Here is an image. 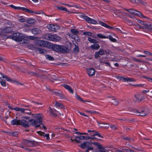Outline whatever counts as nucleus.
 Here are the masks:
<instances>
[{
    "instance_id": "f257e3e1",
    "label": "nucleus",
    "mask_w": 152,
    "mask_h": 152,
    "mask_svg": "<svg viewBox=\"0 0 152 152\" xmlns=\"http://www.w3.org/2000/svg\"><path fill=\"white\" fill-rule=\"evenodd\" d=\"M35 119H31L29 120V121L31 122L30 124L32 125H36V128L40 127L41 126L40 125H37L38 123L42 124V119L43 117L42 116V114H36L33 115L32 117Z\"/></svg>"
},
{
    "instance_id": "f03ea898",
    "label": "nucleus",
    "mask_w": 152,
    "mask_h": 152,
    "mask_svg": "<svg viewBox=\"0 0 152 152\" xmlns=\"http://www.w3.org/2000/svg\"><path fill=\"white\" fill-rule=\"evenodd\" d=\"M53 50L57 52L67 53L69 52V50L67 47L63 45L51 44V47Z\"/></svg>"
},
{
    "instance_id": "7ed1b4c3",
    "label": "nucleus",
    "mask_w": 152,
    "mask_h": 152,
    "mask_svg": "<svg viewBox=\"0 0 152 152\" xmlns=\"http://www.w3.org/2000/svg\"><path fill=\"white\" fill-rule=\"evenodd\" d=\"M11 124L13 125H22L25 127L30 126L28 122L23 119L21 120L15 119L11 121Z\"/></svg>"
},
{
    "instance_id": "20e7f679",
    "label": "nucleus",
    "mask_w": 152,
    "mask_h": 152,
    "mask_svg": "<svg viewBox=\"0 0 152 152\" xmlns=\"http://www.w3.org/2000/svg\"><path fill=\"white\" fill-rule=\"evenodd\" d=\"M22 143L28 147H31L39 145V143L37 142L34 140H29L26 139H23L22 140Z\"/></svg>"
},
{
    "instance_id": "39448f33",
    "label": "nucleus",
    "mask_w": 152,
    "mask_h": 152,
    "mask_svg": "<svg viewBox=\"0 0 152 152\" xmlns=\"http://www.w3.org/2000/svg\"><path fill=\"white\" fill-rule=\"evenodd\" d=\"M10 7H11L12 8L16 9V10H22L23 11H26V12L28 13H33L35 14H41V12H35L34 11H33L31 10H30L28 9H26L25 7H17L16 6H14L12 4L10 6Z\"/></svg>"
},
{
    "instance_id": "423d86ee",
    "label": "nucleus",
    "mask_w": 152,
    "mask_h": 152,
    "mask_svg": "<svg viewBox=\"0 0 152 152\" xmlns=\"http://www.w3.org/2000/svg\"><path fill=\"white\" fill-rule=\"evenodd\" d=\"M51 43L49 42L43 40H38L37 44L40 46L50 48Z\"/></svg>"
},
{
    "instance_id": "0eeeda50",
    "label": "nucleus",
    "mask_w": 152,
    "mask_h": 152,
    "mask_svg": "<svg viewBox=\"0 0 152 152\" xmlns=\"http://www.w3.org/2000/svg\"><path fill=\"white\" fill-rule=\"evenodd\" d=\"M48 29L52 31H55L59 29L60 26L56 24H50L47 26Z\"/></svg>"
},
{
    "instance_id": "6e6552de",
    "label": "nucleus",
    "mask_w": 152,
    "mask_h": 152,
    "mask_svg": "<svg viewBox=\"0 0 152 152\" xmlns=\"http://www.w3.org/2000/svg\"><path fill=\"white\" fill-rule=\"evenodd\" d=\"M82 18L88 23L94 24L97 23V22L96 20L91 19L87 16L82 15Z\"/></svg>"
},
{
    "instance_id": "1a4fd4ad",
    "label": "nucleus",
    "mask_w": 152,
    "mask_h": 152,
    "mask_svg": "<svg viewBox=\"0 0 152 152\" xmlns=\"http://www.w3.org/2000/svg\"><path fill=\"white\" fill-rule=\"evenodd\" d=\"M49 112L50 116L53 117L54 118L57 117L58 115V112L55 109H52L50 107H49Z\"/></svg>"
},
{
    "instance_id": "9d476101",
    "label": "nucleus",
    "mask_w": 152,
    "mask_h": 152,
    "mask_svg": "<svg viewBox=\"0 0 152 152\" xmlns=\"http://www.w3.org/2000/svg\"><path fill=\"white\" fill-rule=\"evenodd\" d=\"M91 142V143L88 142H83V143L80 144L79 145V147L83 149H85L86 148H88V147L91 146L92 144Z\"/></svg>"
},
{
    "instance_id": "9b49d317",
    "label": "nucleus",
    "mask_w": 152,
    "mask_h": 152,
    "mask_svg": "<svg viewBox=\"0 0 152 152\" xmlns=\"http://www.w3.org/2000/svg\"><path fill=\"white\" fill-rule=\"evenodd\" d=\"M133 111L134 113H139L138 115L141 116H144L147 115L144 110H138L136 109H133Z\"/></svg>"
},
{
    "instance_id": "f8f14e48",
    "label": "nucleus",
    "mask_w": 152,
    "mask_h": 152,
    "mask_svg": "<svg viewBox=\"0 0 152 152\" xmlns=\"http://www.w3.org/2000/svg\"><path fill=\"white\" fill-rule=\"evenodd\" d=\"M95 70L94 69L91 68L87 69V73L90 76L94 75L95 73Z\"/></svg>"
},
{
    "instance_id": "ddd939ff",
    "label": "nucleus",
    "mask_w": 152,
    "mask_h": 152,
    "mask_svg": "<svg viewBox=\"0 0 152 152\" xmlns=\"http://www.w3.org/2000/svg\"><path fill=\"white\" fill-rule=\"evenodd\" d=\"M53 35L50 34H46L43 35V37L45 39L52 41Z\"/></svg>"
},
{
    "instance_id": "4468645a",
    "label": "nucleus",
    "mask_w": 152,
    "mask_h": 152,
    "mask_svg": "<svg viewBox=\"0 0 152 152\" xmlns=\"http://www.w3.org/2000/svg\"><path fill=\"white\" fill-rule=\"evenodd\" d=\"M62 86H64L66 89L70 93H71L72 94L73 93V90L70 86L66 84H63Z\"/></svg>"
},
{
    "instance_id": "2eb2a0df",
    "label": "nucleus",
    "mask_w": 152,
    "mask_h": 152,
    "mask_svg": "<svg viewBox=\"0 0 152 152\" xmlns=\"http://www.w3.org/2000/svg\"><path fill=\"white\" fill-rule=\"evenodd\" d=\"M88 132L89 133L90 132H93L94 133L93 135H92L93 136V137L97 135L98 137H102V138H103V136H102L100 134H99L98 132L95 131L94 130H88Z\"/></svg>"
},
{
    "instance_id": "dca6fc26",
    "label": "nucleus",
    "mask_w": 152,
    "mask_h": 152,
    "mask_svg": "<svg viewBox=\"0 0 152 152\" xmlns=\"http://www.w3.org/2000/svg\"><path fill=\"white\" fill-rule=\"evenodd\" d=\"M32 33L34 35L39 34L41 32V30L37 28H34L31 29Z\"/></svg>"
},
{
    "instance_id": "f3484780",
    "label": "nucleus",
    "mask_w": 152,
    "mask_h": 152,
    "mask_svg": "<svg viewBox=\"0 0 152 152\" xmlns=\"http://www.w3.org/2000/svg\"><path fill=\"white\" fill-rule=\"evenodd\" d=\"M17 33H16V34L17 35ZM18 37L13 36H12V39L18 42H22V39H21V37L19 36L20 35V34L18 33Z\"/></svg>"
},
{
    "instance_id": "a211bd4d",
    "label": "nucleus",
    "mask_w": 152,
    "mask_h": 152,
    "mask_svg": "<svg viewBox=\"0 0 152 152\" xmlns=\"http://www.w3.org/2000/svg\"><path fill=\"white\" fill-rule=\"evenodd\" d=\"M61 38L60 37L54 34L53 35L52 41L54 42H58L61 40Z\"/></svg>"
},
{
    "instance_id": "6ab92c4d",
    "label": "nucleus",
    "mask_w": 152,
    "mask_h": 152,
    "mask_svg": "<svg viewBox=\"0 0 152 152\" xmlns=\"http://www.w3.org/2000/svg\"><path fill=\"white\" fill-rule=\"evenodd\" d=\"M95 137H92L89 136H81V140H88L89 139H91L92 140H94V139H95Z\"/></svg>"
},
{
    "instance_id": "aec40b11",
    "label": "nucleus",
    "mask_w": 152,
    "mask_h": 152,
    "mask_svg": "<svg viewBox=\"0 0 152 152\" xmlns=\"http://www.w3.org/2000/svg\"><path fill=\"white\" fill-rule=\"evenodd\" d=\"M90 48L92 50H98L100 48V46L99 44H95L91 45L90 47Z\"/></svg>"
},
{
    "instance_id": "412c9836",
    "label": "nucleus",
    "mask_w": 152,
    "mask_h": 152,
    "mask_svg": "<svg viewBox=\"0 0 152 152\" xmlns=\"http://www.w3.org/2000/svg\"><path fill=\"white\" fill-rule=\"evenodd\" d=\"M140 94H139L134 95V97L136 99V102H140L143 99V98L140 97Z\"/></svg>"
},
{
    "instance_id": "4be33fe9",
    "label": "nucleus",
    "mask_w": 152,
    "mask_h": 152,
    "mask_svg": "<svg viewBox=\"0 0 152 152\" xmlns=\"http://www.w3.org/2000/svg\"><path fill=\"white\" fill-rule=\"evenodd\" d=\"M126 10L128 12H129L130 13L134 15H138V14L136 13V12H138L140 13L139 11H137L135 10H133L132 9Z\"/></svg>"
},
{
    "instance_id": "5701e85b",
    "label": "nucleus",
    "mask_w": 152,
    "mask_h": 152,
    "mask_svg": "<svg viewBox=\"0 0 152 152\" xmlns=\"http://www.w3.org/2000/svg\"><path fill=\"white\" fill-rule=\"evenodd\" d=\"M11 28L10 27H7L3 29L2 30V31L5 33H10L11 31Z\"/></svg>"
},
{
    "instance_id": "b1692460",
    "label": "nucleus",
    "mask_w": 152,
    "mask_h": 152,
    "mask_svg": "<svg viewBox=\"0 0 152 152\" xmlns=\"http://www.w3.org/2000/svg\"><path fill=\"white\" fill-rule=\"evenodd\" d=\"M27 73L29 75H30L31 76H34L36 77H39L40 76V75L38 73L35 72H33L31 71H28L27 72Z\"/></svg>"
},
{
    "instance_id": "393cba45",
    "label": "nucleus",
    "mask_w": 152,
    "mask_h": 152,
    "mask_svg": "<svg viewBox=\"0 0 152 152\" xmlns=\"http://www.w3.org/2000/svg\"><path fill=\"white\" fill-rule=\"evenodd\" d=\"M75 133L77 134L80 135H87V136H89L91 137H93V136H92V135H93L94 134V133L92 132L91 133H90V134H89L86 133H81L79 132H76Z\"/></svg>"
},
{
    "instance_id": "a878e982",
    "label": "nucleus",
    "mask_w": 152,
    "mask_h": 152,
    "mask_svg": "<svg viewBox=\"0 0 152 152\" xmlns=\"http://www.w3.org/2000/svg\"><path fill=\"white\" fill-rule=\"evenodd\" d=\"M35 22V20L32 18H29L27 20V23L31 25L34 24Z\"/></svg>"
},
{
    "instance_id": "bb28decb",
    "label": "nucleus",
    "mask_w": 152,
    "mask_h": 152,
    "mask_svg": "<svg viewBox=\"0 0 152 152\" xmlns=\"http://www.w3.org/2000/svg\"><path fill=\"white\" fill-rule=\"evenodd\" d=\"M113 100L112 103L113 104L115 105H116L118 104L119 102L118 100L116 99V98L114 97H113Z\"/></svg>"
},
{
    "instance_id": "cd10ccee",
    "label": "nucleus",
    "mask_w": 152,
    "mask_h": 152,
    "mask_svg": "<svg viewBox=\"0 0 152 152\" xmlns=\"http://www.w3.org/2000/svg\"><path fill=\"white\" fill-rule=\"evenodd\" d=\"M122 81L124 82H131L134 80L133 79L130 78H125L123 77Z\"/></svg>"
},
{
    "instance_id": "c85d7f7f",
    "label": "nucleus",
    "mask_w": 152,
    "mask_h": 152,
    "mask_svg": "<svg viewBox=\"0 0 152 152\" xmlns=\"http://www.w3.org/2000/svg\"><path fill=\"white\" fill-rule=\"evenodd\" d=\"M88 40L91 43H93L97 44L99 42L96 39H92L90 37L88 38Z\"/></svg>"
},
{
    "instance_id": "c756f323",
    "label": "nucleus",
    "mask_w": 152,
    "mask_h": 152,
    "mask_svg": "<svg viewBox=\"0 0 152 152\" xmlns=\"http://www.w3.org/2000/svg\"><path fill=\"white\" fill-rule=\"evenodd\" d=\"M55 105L56 107H60L61 108H63L64 107V106L62 104L60 103L57 101L56 102Z\"/></svg>"
},
{
    "instance_id": "7c9ffc66",
    "label": "nucleus",
    "mask_w": 152,
    "mask_h": 152,
    "mask_svg": "<svg viewBox=\"0 0 152 152\" xmlns=\"http://www.w3.org/2000/svg\"><path fill=\"white\" fill-rule=\"evenodd\" d=\"M143 26L138 24L137 26L140 28H142V29H145L147 30V23H145V24H143Z\"/></svg>"
},
{
    "instance_id": "2f4dec72",
    "label": "nucleus",
    "mask_w": 152,
    "mask_h": 152,
    "mask_svg": "<svg viewBox=\"0 0 152 152\" xmlns=\"http://www.w3.org/2000/svg\"><path fill=\"white\" fill-rule=\"evenodd\" d=\"M121 139L128 141L129 142L131 141V140L134 141V140L131 138H130L128 137H124L123 136H122L121 137Z\"/></svg>"
},
{
    "instance_id": "473e14b6",
    "label": "nucleus",
    "mask_w": 152,
    "mask_h": 152,
    "mask_svg": "<svg viewBox=\"0 0 152 152\" xmlns=\"http://www.w3.org/2000/svg\"><path fill=\"white\" fill-rule=\"evenodd\" d=\"M39 52L40 54L45 55L47 53V51L45 49L41 48L39 51Z\"/></svg>"
},
{
    "instance_id": "72a5a7b5",
    "label": "nucleus",
    "mask_w": 152,
    "mask_h": 152,
    "mask_svg": "<svg viewBox=\"0 0 152 152\" xmlns=\"http://www.w3.org/2000/svg\"><path fill=\"white\" fill-rule=\"evenodd\" d=\"M71 31L74 35H76L79 33V31L75 29H72Z\"/></svg>"
},
{
    "instance_id": "f704fd0d",
    "label": "nucleus",
    "mask_w": 152,
    "mask_h": 152,
    "mask_svg": "<svg viewBox=\"0 0 152 152\" xmlns=\"http://www.w3.org/2000/svg\"><path fill=\"white\" fill-rule=\"evenodd\" d=\"M55 94L62 98H65V96L63 94L60 93L58 92H55Z\"/></svg>"
},
{
    "instance_id": "c9c22d12",
    "label": "nucleus",
    "mask_w": 152,
    "mask_h": 152,
    "mask_svg": "<svg viewBox=\"0 0 152 152\" xmlns=\"http://www.w3.org/2000/svg\"><path fill=\"white\" fill-rule=\"evenodd\" d=\"M73 51L74 52L78 53L79 52V46L75 45V47L73 49Z\"/></svg>"
},
{
    "instance_id": "e433bc0d",
    "label": "nucleus",
    "mask_w": 152,
    "mask_h": 152,
    "mask_svg": "<svg viewBox=\"0 0 152 152\" xmlns=\"http://www.w3.org/2000/svg\"><path fill=\"white\" fill-rule=\"evenodd\" d=\"M97 36L98 37H99L101 38L102 39H105V38H108V37H106L104 35H103L102 34H97Z\"/></svg>"
},
{
    "instance_id": "4c0bfd02",
    "label": "nucleus",
    "mask_w": 152,
    "mask_h": 152,
    "mask_svg": "<svg viewBox=\"0 0 152 152\" xmlns=\"http://www.w3.org/2000/svg\"><path fill=\"white\" fill-rule=\"evenodd\" d=\"M57 8L58 9L61 10H64L66 12L67 11V9L65 7H57Z\"/></svg>"
},
{
    "instance_id": "58836bf2",
    "label": "nucleus",
    "mask_w": 152,
    "mask_h": 152,
    "mask_svg": "<svg viewBox=\"0 0 152 152\" xmlns=\"http://www.w3.org/2000/svg\"><path fill=\"white\" fill-rule=\"evenodd\" d=\"M100 55H105V52L104 50L102 49H100L98 51Z\"/></svg>"
},
{
    "instance_id": "ea45409f",
    "label": "nucleus",
    "mask_w": 152,
    "mask_h": 152,
    "mask_svg": "<svg viewBox=\"0 0 152 152\" xmlns=\"http://www.w3.org/2000/svg\"><path fill=\"white\" fill-rule=\"evenodd\" d=\"M99 58H100V56L98 51L96 52L95 53V58L97 59Z\"/></svg>"
},
{
    "instance_id": "a19ab883",
    "label": "nucleus",
    "mask_w": 152,
    "mask_h": 152,
    "mask_svg": "<svg viewBox=\"0 0 152 152\" xmlns=\"http://www.w3.org/2000/svg\"><path fill=\"white\" fill-rule=\"evenodd\" d=\"M46 58L47 59L50 61H53L54 60V58L53 57L50 56L49 55H47L46 56Z\"/></svg>"
},
{
    "instance_id": "79ce46f5",
    "label": "nucleus",
    "mask_w": 152,
    "mask_h": 152,
    "mask_svg": "<svg viewBox=\"0 0 152 152\" xmlns=\"http://www.w3.org/2000/svg\"><path fill=\"white\" fill-rule=\"evenodd\" d=\"M44 134H42V135L44 137H46V139L47 140H49L50 139L49 137V134H45V133L44 132H43Z\"/></svg>"
},
{
    "instance_id": "37998d69",
    "label": "nucleus",
    "mask_w": 152,
    "mask_h": 152,
    "mask_svg": "<svg viewBox=\"0 0 152 152\" xmlns=\"http://www.w3.org/2000/svg\"><path fill=\"white\" fill-rule=\"evenodd\" d=\"M109 39L112 42H115L117 40L116 39L113 38L111 36H109Z\"/></svg>"
},
{
    "instance_id": "c03bdc74",
    "label": "nucleus",
    "mask_w": 152,
    "mask_h": 152,
    "mask_svg": "<svg viewBox=\"0 0 152 152\" xmlns=\"http://www.w3.org/2000/svg\"><path fill=\"white\" fill-rule=\"evenodd\" d=\"M102 124L105 125L104 126H102L101 127L102 128H104L105 129H107L110 127V125L107 123H102Z\"/></svg>"
},
{
    "instance_id": "a18cd8bd",
    "label": "nucleus",
    "mask_w": 152,
    "mask_h": 152,
    "mask_svg": "<svg viewBox=\"0 0 152 152\" xmlns=\"http://www.w3.org/2000/svg\"><path fill=\"white\" fill-rule=\"evenodd\" d=\"M21 39H22V41L24 43H28L29 42V41L27 39L22 38L21 37Z\"/></svg>"
},
{
    "instance_id": "49530a36",
    "label": "nucleus",
    "mask_w": 152,
    "mask_h": 152,
    "mask_svg": "<svg viewBox=\"0 0 152 152\" xmlns=\"http://www.w3.org/2000/svg\"><path fill=\"white\" fill-rule=\"evenodd\" d=\"M0 83L2 86H6V83L3 80L1 79V80H0Z\"/></svg>"
},
{
    "instance_id": "de8ad7c7",
    "label": "nucleus",
    "mask_w": 152,
    "mask_h": 152,
    "mask_svg": "<svg viewBox=\"0 0 152 152\" xmlns=\"http://www.w3.org/2000/svg\"><path fill=\"white\" fill-rule=\"evenodd\" d=\"M77 99L79 101H80L81 102H90V101H84L83 99L80 97L78 96L77 97Z\"/></svg>"
},
{
    "instance_id": "09e8293b",
    "label": "nucleus",
    "mask_w": 152,
    "mask_h": 152,
    "mask_svg": "<svg viewBox=\"0 0 152 152\" xmlns=\"http://www.w3.org/2000/svg\"><path fill=\"white\" fill-rule=\"evenodd\" d=\"M100 24L102 26H104L105 27H106L107 28V27L108 26V25L106 23L102 22H100Z\"/></svg>"
},
{
    "instance_id": "8fccbe9b",
    "label": "nucleus",
    "mask_w": 152,
    "mask_h": 152,
    "mask_svg": "<svg viewBox=\"0 0 152 152\" xmlns=\"http://www.w3.org/2000/svg\"><path fill=\"white\" fill-rule=\"evenodd\" d=\"M26 38L29 39L34 40L36 38V37L33 36H28L26 37Z\"/></svg>"
},
{
    "instance_id": "3c124183",
    "label": "nucleus",
    "mask_w": 152,
    "mask_h": 152,
    "mask_svg": "<svg viewBox=\"0 0 152 152\" xmlns=\"http://www.w3.org/2000/svg\"><path fill=\"white\" fill-rule=\"evenodd\" d=\"M83 34L85 35L91 36L92 34L90 32H83Z\"/></svg>"
},
{
    "instance_id": "603ef678",
    "label": "nucleus",
    "mask_w": 152,
    "mask_h": 152,
    "mask_svg": "<svg viewBox=\"0 0 152 152\" xmlns=\"http://www.w3.org/2000/svg\"><path fill=\"white\" fill-rule=\"evenodd\" d=\"M18 20L21 23H23L25 22L26 20L25 18H19L18 19Z\"/></svg>"
},
{
    "instance_id": "864d4df0",
    "label": "nucleus",
    "mask_w": 152,
    "mask_h": 152,
    "mask_svg": "<svg viewBox=\"0 0 152 152\" xmlns=\"http://www.w3.org/2000/svg\"><path fill=\"white\" fill-rule=\"evenodd\" d=\"M110 127L114 130H117V128L115 126V125H111L110 126Z\"/></svg>"
},
{
    "instance_id": "5fc2aeb1",
    "label": "nucleus",
    "mask_w": 152,
    "mask_h": 152,
    "mask_svg": "<svg viewBox=\"0 0 152 152\" xmlns=\"http://www.w3.org/2000/svg\"><path fill=\"white\" fill-rule=\"evenodd\" d=\"M4 78H5L8 81L12 82V80L8 77L7 76H4Z\"/></svg>"
},
{
    "instance_id": "6e6d98bb",
    "label": "nucleus",
    "mask_w": 152,
    "mask_h": 152,
    "mask_svg": "<svg viewBox=\"0 0 152 152\" xmlns=\"http://www.w3.org/2000/svg\"><path fill=\"white\" fill-rule=\"evenodd\" d=\"M123 150L125 151L126 152H134V151L132 149H124Z\"/></svg>"
},
{
    "instance_id": "4d7b16f0",
    "label": "nucleus",
    "mask_w": 152,
    "mask_h": 152,
    "mask_svg": "<svg viewBox=\"0 0 152 152\" xmlns=\"http://www.w3.org/2000/svg\"><path fill=\"white\" fill-rule=\"evenodd\" d=\"M98 148L100 149H104V147H103L102 145L100 144L99 143V144L97 146Z\"/></svg>"
},
{
    "instance_id": "13d9d810",
    "label": "nucleus",
    "mask_w": 152,
    "mask_h": 152,
    "mask_svg": "<svg viewBox=\"0 0 152 152\" xmlns=\"http://www.w3.org/2000/svg\"><path fill=\"white\" fill-rule=\"evenodd\" d=\"M87 149L86 151V152H88L89 150H93L94 148L91 147H88L87 148Z\"/></svg>"
},
{
    "instance_id": "bf43d9fd",
    "label": "nucleus",
    "mask_w": 152,
    "mask_h": 152,
    "mask_svg": "<svg viewBox=\"0 0 152 152\" xmlns=\"http://www.w3.org/2000/svg\"><path fill=\"white\" fill-rule=\"evenodd\" d=\"M147 30H152V24L150 25L147 24Z\"/></svg>"
},
{
    "instance_id": "052dcab7",
    "label": "nucleus",
    "mask_w": 152,
    "mask_h": 152,
    "mask_svg": "<svg viewBox=\"0 0 152 152\" xmlns=\"http://www.w3.org/2000/svg\"><path fill=\"white\" fill-rule=\"evenodd\" d=\"M90 113L92 114H99V112L96 111H94V110L90 111Z\"/></svg>"
},
{
    "instance_id": "680f3d73",
    "label": "nucleus",
    "mask_w": 152,
    "mask_h": 152,
    "mask_svg": "<svg viewBox=\"0 0 152 152\" xmlns=\"http://www.w3.org/2000/svg\"><path fill=\"white\" fill-rule=\"evenodd\" d=\"M137 21L138 23H141L142 25L145 24V23H146L145 22H144L143 21H142L140 20H138Z\"/></svg>"
},
{
    "instance_id": "e2e57ef3",
    "label": "nucleus",
    "mask_w": 152,
    "mask_h": 152,
    "mask_svg": "<svg viewBox=\"0 0 152 152\" xmlns=\"http://www.w3.org/2000/svg\"><path fill=\"white\" fill-rule=\"evenodd\" d=\"M137 3L144 4V1L143 0H136Z\"/></svg>"
},
{
    "instance_id": "0e129e2a",
    "label": "nucleus",
    "mask_w": 152,
    "mask_h": 152,
    "mask_svg": "<svg viewBox=\"0 0 152 152\" xmlns=\"http://www.w3.org/2000/svg\"><path fill=\"white\" fill-rule=\"evenodd\" d=\"M41 48L37 47H34L33 50L36 52H39Z\"/></svg>"
},
{
    "instance_id": "69168bd1",
    "label": "nucleus",
    "mask_w": 152,
    "mask_h": 152,
    "mask_svg": "<svg viewBox=\"0 0 152 152\" xmlns=\"http://www.w3.org/2000/svg\"><path fill=\"white\" fill-rule=\"evenodd\" d=\"M133 4H137V1L136 0H129Z\"/></svg>"
},
{
    "instance_id": "338daca9",
    "label": "nucleus",
    "mask_w": 152,
    "mask_h": 152,
    "mask_svg": "<svg viewBox=\"0 0 152 152\" xmlns=\"http://www.w3.org/2000/svg\"><path fill=\"white\" fill-rule=\"evenodd\" d=\"M144 78H145L146 79H148V80L149 81L152 82V78L146 77H145V76H144Z\"/></svg>"
},
{
    "instance_id": "774afa93",
    "label": "nucleus",
    "mask_w": 152,
    "mask_h": 152,
    "mask_svg": "<svg viewBox=\"0 0 152 152\" xmlns=\"http://www.w3.org/2000/svg\"><path fill=\"white\" fill-rule=\"evenodd\" d=\"M30 30H31V29L29 28H24L23 29V31H27V32L29 31H30Z\"/></svg>"
}]
</instances>
